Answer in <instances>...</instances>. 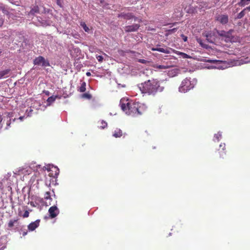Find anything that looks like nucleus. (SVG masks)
<instances>
[{"label": "nucleus", "mask_w": 250, "mask_h": 250, "mask_svg": "<svg viewBox=\"0 0 250 250\" xmlns=\"http://www.w3.org/2000/svg\"><path fill=\"white\" fill-rule=\"evenodd\" d=\"M139 87L143 93L152 95H155L157 92H162L164 89V87L160 86L159 81L154 79L142 83Z\"/></svg>", "instance_id": "nucleus-1"}, {"label": "nucleus", "mask_w": 250, "mask_h": 250, "mask_svg": "<svg viewBox=\"0 0 250 250\" xmlns=\"http://www.w3.org/2000/svg\"><path fill=\"white\" fill-rule=\"evenodd\" d=\"M122 109L127 115L136 116L143 114L144 111V105L139 103L126 101L125 103L121 102Z\"/></svg>", "instance_id": "nucleus-2"}, {"label": "nucleus", "mask_w": 250, "mask_h": 250, "mask_svg": "<svg viewBox=\"0 0 250 250\" xmlns=\"http://www.w3.org/2000/svg\"><path fill=\"white\" fill-rule=\"evenodd\" d=\"M195 83L194 80H191L190 78H186L184 79L179 87L180 92L186 93L194 88Z\"/></svg>", "instance_id": "nucleus-3"}, {"label": "nucleus", "mask_w": 250, "mask_h": 250, "mask_svg": "<svg viewBox=\"0 0 250 250\" xmlns=\"http://www.w3.org/2000/svg\"><path fill=\"white\" fill-rule=\"evenodd\" d=\"M160 46V45H157V46ZM151 49L152 51H159V52L166 53V54H169L171 51L177 55L182 56L183 57V58H188V56L187 54L177 51L176 50H174V49H172L169 47H166V48H160V47H153Z\"/></svg>", "instance_id": "nucleus-4"}, {"label": "nucleus", "mask_w": 250, "mask_h": 250, "mask_svg": "<svg viewBox=\"0 0 250 250\" xmlns=\"http://www.w3.org/2000/svg\"><path fill=\"white\" fill-rule=\"evenodd\" d=\"M233 32V30H229V31H217V33L219 36L222 38V40H224L226 42H231L233 41L234 37L232 33Z\"/></svg>", "instance_id": "nucleus-5"}, {"label": "nucleus", "mask_w": 250, "mask_h": 250, "mask_svg": "<svg viewBox=\"0 0 250 250\" xmlns=\"http://www.w3.org/2000/svg\"><path fill=\"white\" fill-rule=\"evenodd\" d=\"M34 65H42V66H50V63L47 60H46L42 56H39L34 60Z\"/></svg>", "instance_id": "nucleus-6"}, {"label": "nucleus", "mask_w": 250, "mask_h": 250, "mask_svg": "<svg viewBox=\"0 0 250 250\" xmlns=\"http://www.w3.org/2000/svg\"><path fill=\"white\" fill-rule=\"evenodd\" d=\"M49 217L50 218H54L60 213V210L56 206L51 207L48 209Z\"/></svg>", "instance_id": "nucleus-7"}, {"label": "nucleus", "mask_w": 250, "mask_h": 250, "mask_svg": "<svg viewBox=\"0 0 250 250\" xmlns=\"http://www.w3.org/2000/svg\"><path fill=\"white\" fill-rule=\"evenodd\" d=\"M140 27V25L139 24L135 23L131 25L125 26L124 27V30L126 33L136 32L138 30Z\"/></svg>", "instance_id": "nucleus-8"}, {"label": "nucleus", "mask_w": 250, "mask_h": 250, "mask_svg": "<svg viewBox=\"0 0 250 250\" xmlns=\"http://www.w3.org/2000/svg\"><path fill=\"white\" fill-rule=\"evenodd\" d=\"M47 170L50 171L49 176L54 178L57 177L59 174V169L57 167L52 166L50 167Z\"/></svg>", "instance_id": "nucleus-9"}, {"label": "nucleus", "mask_w": 250, "mask_h": 250, "mask_svg": "<svg viewBox=\"0 0 250 250\" xmlns=\"http://www.w3.org/2000/svg\"><path fill=\"white\" fill-rule=\"evenodd\" d=\"M216 20L222 24H226L229 21V17L227 15H219L216 17Z\"/></svg>", "instance_id": "nucleus-10"}, {"label": "nucleus", "mask_w": 250, "mask_h": 250, "mask_svg": "<svg viewBox=\"0 0 250 250\" xmlns=\"http://www.w3.org/2000/svg\"><path fill=\"white\" fill-rule=\"evenodd\" d=\"M118 17L122 18L125 20H130L132 19H134V21H136L137 20V18L134 17L132 13H121L118 15Z\"/></svg>", "instance_id": "nucleus-11"}, {"label": "nucleus", "mask_w": 250, "mask_h": 250, "mask_svg": "<svg viewBox=\"0 0 250 250\" xmlns=\"http://www.w3.org/2000/svg\"><path fill=\"white\" fill-rule=\"evenodd\" d=\"M40 221L37 220L35 222H32L28 226V229L30 231L34 230L39 226Z\"/></svg>", "instance_id": "nucleus-12"}, {"label": "nucleus", "mask_w": 250, "mask_h": 250, "mask_svg": "<svg viewBox=\"0 0 250 250\" xmlns=\"http://www.w3.org/2000/svg\"><path fill=\"white\" fill-rule=\"evenodd\" d=\"M122 130L120 128H116L113 133V136L115 138H120L123 135Z\"/></svg>", "instance_id": "nucleus-13"}, {"label": "nucleus", "mask_w": 250, "mask_h": 250, "mask_svg": "<svg viewBox=\"0 0 250 250\" xmlns=\"http://www.w3.org/2000/svg\"><path fill=\"white\" fill-rule=\"evenodd\" d=\"M221 149L222 154H220V158H223L226 154V145L225 144H221L219 146V148Z\"/></svg>", "instance_id": "nucleus-14"}, {"label": "nucleus", "mask_w": 250, "mask_h": 250, "mask_svg": "<svg viewBox=\"0 0 250 250\" xmlns=\"http://www.w3.org/2000/svg\"><path fill=\"white\" fill-rule=\"evenodd\" d=\"M11 71V70L10 69H7L6 70H4L2 71H0V79L3 78H6L8 76V74Z\"/></svg>", "instance_id": "nucleus-15"}, {"label": "nucleus", "mask_w": 250, "mask_h": 250, "mask_svg": "<svg viewBox=\"0 0 250 250\" xmlns=\"http://www.w3.org/2000/svg\"><path fill=\"white\" fill-rule=\"evenodd\" d=\"M36 13H39V8L38 6H34L28 13L29 15H34Z\"/></svg>", "instance_id": "nucleus-16"}, {"label": "nucleus", "mask_w": 250, "mask_h": 250, "mask_svg": "<svg viewBox=\"0 0 250 250\" xmlns=\"http://www.w3.org/2000/svg\"><path fill=\"white\" fill-rule=\"evenodd\" d=\"M86 90V83L85 82H83L81 83V86L79 87L78 89V91L80 92H84Z\"/></svg>", "instance_id": "nucleus-17"}, {"label": "nucleus", "mask_w": 250, "mask_h": 250, "mask_svg": "<svg viewBox=\"0 0 250 250\" xmlns=\"http://www.w3.org/2000/svg\"><path fill=\"white\" fill-rule=\"evenodd\" d=\"M250 3V0H241L238 4L241 7H244Z\"/></svg>", "instance_id": "nucleus-18"}, {"label": "nucleus", "mask_w": 250, "mask_h": 250, "mask_svg": "<svg viewBox=\"0 0 250 250\" xmlns=\"http://www.w3.org/2000/svg\"><path fill=\"white\" fill-rule=\"evenodd\" d=\"M18 219H11L9 221L8 223V227L9 228H12L15 224H17L18 221Z\"/></svg>", "instance_id": "nucleus-19"}, {"label": "nucleus", "mask_w": 250, "mask_h": 250, "mask_svg": "<svg viewBox=\"0 0 250 250\" xmlns=\"http://www.w3.org/2000/svg\"><path fill=\"white\" fill-rule=\"evenodd\" d=\"M58 96H52L49 97L47 100V102L48 103V105H50L52 103H53Z\"/></svg>", "instance_id": "nucleus-20"}, {"label": "nucleus", "mask_w": 250, "mask_h": 250, "mask_svg": "<svg viewBox=\"0 0 250 250\" xmlns=\"http://www.w3.org/2000/svg\"><path fill=\"white\" fill-rule=\"evenodd\" d=\"M154 67L159 69H166L168 68L169 66L167 65L156 64L154 66Z\"/></svg>", "instance_id": "nucleus-21"}, {"label": "nucleus", "mask_w": 250, "mask_h": 250, "mask_svg": "<svg viewBox=\"0 0 250 250\" xmlns=\"http://www.w3.org/2000/svg\"><path fill=\"white\" fill-rule=\"evenodd\" d=\"M246 11L244 9L237 15L236 18L238 19H242L246 15Z\"/></svg>", "instance_id": "nucleus-22"}, {"label": "nucleus", "mask_w": 250, "mask_h": 250, "mask_svg": "<svg viewBox=\"0 0 250 250\" xmlns=\"http://www.w3.org/2000/svg\"><path fill=\"white\" fill-rule=\"evenodd\" d=\"M0 9L2 11V13L6 15H9V12L5 6L2 5L0 6Z\"/></svg>", "instance_id": "nucleus-23"}, {"label": "nucleus", "mask_w": 250, "mask_h": 250, "mask_svg": "<svg viewBox=\"0 0 250 250\" xmlns=\"http://www.w3.org/2000/svg\"><path fill=\"white\" fill-rule=\"evenodd\" d=\"M81 97L83 99H90L92 98V95L88 93H85L82 94Z\"/></svg>", "instance_id": "nucleus-24"}, {"label": "nucleus", "mask_w": 250, "mask_h": 250, "mask_svg": "<svg viewBox=\"0 0 250 250\" xmlns=\"http://www.w3.org/2000/svg\"><path fill=\"white\" fill-rule=\"evenodd\" d=\"M100 128H101V129H104L105 128V127H107V124L106 122H105V121L102 120L100 122Z\"/></svg>", "instance_id": "nucleus-25"}, {"label": "nucleus", "mask_w": 250, "mask_h": 250, "mask_svg": "<svg viewBox=\"0 0 250 250\" xmlns=\"http://www.w3.org/2000/svg\"><path fill=\"white\" fill-rule=\"evenodd\" d=\"M196 40H197V42L200 44V45L202 47H204V48H207V45L206 44H204V43L203 42V41H202V39H200V38H197V39H196Z\"/></svg>", "instance_id": "nucleus-26"}, {"label": "nucleus", "mask_w": 250, "mask_h": 250, "mask_svg": "<svg viewBox=\"0 0 250 250\" xmlns=\"http://www.w3.org/2000/svg\"><path fill=\"white\" fill-rule=\"evenodd\" d=\"M44 199L46 200H49V201L52 200V198H51L50 192L49 191L45 192L44 194Z\"/></svg>", "instance_id": "nucleus-27"}, {"label": "nucleus", "mask_w": 250, "mask_h": 250, "mask_svg": "<svg viewBox=\"0 0 250 250\" xmlns=\"http://www.w3.org/2000/svg\"><path fill=\"white\" fill-rule=\"evenodd\" d=\"M81 26L83 28V29H84V30L85 31V32H88L89 30V28L86 26V24L85 23V22H82L81 23Z\"/></svg>", "instance_id": "nucleus-28"}, {"label": "nucleus", "mask_w": 250, "mask_h": 250, "mask_svg": "<svg viewBox=\"0 0 250 250\" xmlns=\"http://www.w3.org/2000/svg\"><path fill=\"white\" fill-rule=\"evenodd\" d=\"M205 36L207 38V40L209 42H213L212 40H211V33H207L205 35Z\"/></svg>", "instance_id": "nucleus-29"}, {"label": "nucleus", "mask_w": 250, "mask_h": 250, "mask_svg": "<svg viewBox=\"0 0 250 250\" xmlns=\"http://www.w3.org/2000/svg\"><path fill=\"white\" fill-rule=\"evenodd\" d=\"M56 2L58 5H59L60 7H62V0H56Z\"/></svg>", "instance_id": "nucleus-30"}, {"label": "nucleus", "mask_w": 250, "mask_h": 250, "mask_svg": "<svg viewBox=\"0 0 250 250\" xmlns=\"http://www.w3.org/2000/svg\"><path fill=\"white\" fill-rule=\"evenodd\" d=\"M138 62L140 63L146 64L148 62V61L144 59H138Z\"/></svg>", "instance_id": "nucleus-31"}, {"label": "nucleus", "mask_w": 250, "mask_h": 250, "mask_svg": "<svg viewBox=\"0 0 250 250\" xmlns=\"http://www.w3.org/2000/svg\"><path fill=\"white\" fill-rule=\"evenodd\" d=\"M221 137V134L219 133H218L217 134H215L214 135V137L217 139L218 141H219L220 138Z\"/></svg>", "instance_id": "nucleus-32"}, {"label": "nucleus", "mask_w": 250, "mask_h": 250, "mask_svg": "<svg viewBox=\"0 0 250 250\" xmlns=\"http://www.w3.org/2000/svg\"><path fill=\"white\" fill-rule=\"evenodd\" d=\"M29 213L27 210L25 211L23 214L22 215V217L23 218H27L29 216Z\"/></svg>", "instance_id": "nucleus-33"}, {"label": "nucleus", "mask_w": 250, "mask_h": 250, "mask_svg": "<svg viewBox=\"0 0 250 250\" xmlns=\"http://www.w3.org/2000/svg\"><path fill=\"white\" fill-rule=\"evenodd\" d=\"M96 58L98 61L100 62H102L103 60V57L102 56H98Z\"/></svg>", "instance_id": "nucleus-34"}, {"label": "nucleus", "mask_w": 250, "mask_h": 250, "mask_svg": "<svg viewBox=\"0 0 250 250\" xmlns=\"http://www.w3.org/2000/svg\"><path fill=\"white\" fill-rule=\"evenodd\" d=\"M177 30V28H173L172 29H170L168 31V33L169 34H171V33H173L174 32H175Z\"/></svg>", "instance_id": "nucleus-35"}, {"label": "nucleus", "mask_w": 250, "mask_h": 250, "mask_svg": "<svg viewBox=\"0 0 250 250\" xmlns=\"http://www.w3.org/2000/svg\"><path fill=\"white\" fill-rule=\"evenodd\" d=\"M4 23V19L0 16V27L2 26Z\"/></svg>", "instance_id": "nucleus-36"}, {"label": "nucleus", "mask_w": 250, "mask_h": 250, "mask_svg": "<svg viewBox=\"0 0 250 250\" xmlns=\"http://www.w3.org/2000/svg\"><path fill=\"white\" fill-rule=\"evenodd\" d=\"M181 37L184 42H187L188 41V37L185 36L184 34H182Z\"/></svg>", "instance_id": "nucleus-37"}, {"label": "nucleus", "mask_w": 250, "mask_h": 250, "mask_svg": "<svg viewBox=\"0 0 250 250\" xmlns=\"http://www.w3.org/2000/svg\"><path fill=\"white\" fill-rule=\"evenodd\" d=\"M2 121V114L1 112H0V129L2 127V124H1Z\"/></svg>", "instance_id": "nucleus-38"}, {"label": "nucleus", "mask_w": 250, "mask_h": 250, "mask_svg": "<svg viewBox=\"0 0 250 250\" xmlns=\"http://www.w3.org/2000/svg\"><path fill=\"white\" fill-rule=\"evenodd\" d=\"M217 155H218V157H219V158H220V154H222L221 149H218L217 150Z\"/></svg>", "instance_id": "nucleus-39"}, {"label": "nucleus", "mask_w": 250, "mask_h": 250, "mask_svg": "<svg viewBox=\"0 0 250 250\" xmlns=\"http://www.w3.org/2000/svg\"><path fill=\"white\" fill-rule=\"evenodd\" d=\"M245 10L247 11H250V6L247 7L246 8H244Z\"/></svg>", "instance_id": "nucleus-40"}, {"label": "nucleus", "mask_w": 250, "mask_h": 250, "mask_svg": "<svg viewBox=\"0 0 250 250\" xmlns=\"http://www.w3.org/2000/svg\"><path fill=\"white\" fill-rule=\"evenodd\" d=\"M27 234V231H23L22 233V235L23 236H25L26 234Z\"/></svg>", "instance_id": "nucleus-41"}, {"label": "nucleus", "mask_w": 250, "mask_h": 250, "mask_svg": "<svg viewBox=\"0 0 250 250\" xmlns=\"http://www.w3.org/2000/svg\"><path fill=\"white\" fill-rule=\"evenodd\" d=\"M86 75L87 76H91V73L89 72H87L86 73Z\"/></svg>", "instance_id": "nucleus-42"}, {"label": "nucleus", "mask_w": 250, "mask_h": 250, "mask_svg": "<svg viewBox=\"0 0 250 250\" xmlns=\"http://www.w3.org/2000/svg\"><path fill=\"white\" fill-rule=\"evenodd\" d=\"M32 111H33V110H32V109H30V110H29V113H28V116H29V114L30 113H31V112H32Z\"/></svg>", "instance_id": "nucleus-43"}, {"label": "nucleus", "mask_w": 250, "mask_h": 250, "mask_svg": "<svg viewBox=\"0 0 250 250\" xmlns=\"http://www.w3.org/2000/svg\"><path fill=\"white\" fill-rule=\"evenodd\" d=\"M23 117H24L23 116H21V117H20L19 118V119H20L21 120L23 118Z\"/></svg>", "instance_id": "nucleus-44"}, {"label": "nucleus", "mask_w": 250, "mask_h": 250, "mask_svg": "<svg viewBox=\"0 0 250 250\" xmlns=\"http://www.w3.org/2000/svg\"><path fill=\"white\" fill-rule=\"evenodd\" d=\"M10 123H8V122H7V126H9V125H10Z\"/></svg>", "instance_id": "nucleus-45"}, {"label": "nucleus", "mask_w": 250, "mask_h": 250, "mask_svg": "<svg viewBox=\"0 0 250 250\" xmlns=\"http://www.w3.org/2000/svg\"><path fill=\"white\" fill-rule=\"evenodd\" d=\"M48 93H49V91H47V93H46V94H47V95H49V94H48Z\"/></svg>", "instance_id": "nucleus-46"}, {"label": "nucleus", "mask_w": 250, "mask_h": 250, "mask_svg": "<svg viewBox=\"0 0 250 250\" xmlns=\"http://www.w3.org/2000/svg\"><path fill=\"white\" fill-rule=\"evenodd\" d=\"M48 93H49V91H47V93H46V94H47V95H49V94H48Z\"/></svg>", "instance_id": "nucleus-47"}, {"label": "nucleus", "mask_w": 250, "mask_h": 250, "mask_svg": "<svg viewBox=\"0 0 250 250\" xmlns=\"http://www.w3.org/2000/svg\"><path fill=\"white\" fill-rule=\"evenodd\" d=\"M48 93H49V91H47V93H46V94H47V95H49V94H48Z\"/></svg>", "instance_id": "nucleus-48"}, {"label": "nucleus", "mask_w": 250, "mask_h": 250, "mask_svg": "<svg viewBox=\"0 0 250 250\" xmlns=\"http://www.w3.org/2000/svg\"><path fill=\"white\" fill-rule=\"evenodd\" d=\"M49 205H51V203L50 202V201L49 202Z\"/></svg>", "instance_id": "nucleus-49"}, {"label": "nucleus", "mask_w": 250, "mask_h": 250, "mask_svg": "<svg viewBox=\"0 0 250 250\" xmlns=\"http://www.w3.org/2000/svg\"><path fill=\"white\" fill-rule=\"evenodd\" d=\"M31 205H33V202H31Z\"/></svg>", "instance_id": "nucleus-50"}]
</instances>
